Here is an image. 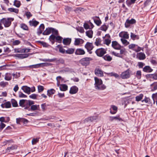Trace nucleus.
Returning a JSON list of instances; mask_svg holds the SVG:
<instances>
[{
    "mask_svg": "<svg viewBox=\"0 0 157 157\" xmlns=\"http://www.w3.org/2000/svg\"><path fill=\"white\" fill-rule=\"evenodd\" d=\"M94 80L95 81L94 85L96 89L102 90L106 88V86L102 84V82L101 79H99L97 77H95Z\"/></svg>",
    "mask_w": 157,
    "mask_h": 157,
    "instance_id": "f257e3e1",
    "label": "nucleus"
},
{
    "mask_svg": "<svg viewBox=\"0 0 157 157\" xmlns=\"http://www.w3.org/2000/svg\"><path fill=\"white\" fill-rule=\"evenodd\" d=\"M13 20L14 18H8L7 19L4 18L0 20V21L5 27H8L10 25L12 21Z\"/></svg>",
    "mask_w": 157,
    "mask_h": 157,
    "instance_id": "f03ea898",
    "label": "nucleus"
},
{
    "mask_svg": "<svg viewBox=\"0 0 157 157\" xmlns=\"http://www.w3.org/2000/svg\"><path fill=\"white\" fill-rule=\"evenodd\" d=\"M92 60L91 58L85 57L81 59L79 61V63L83 66H87L90 64V61Z\"/></svg>",
    "mask_w": 157,
    "mask_h": 157,
    "instance_id": "7ed1b4c3",
    "label": "nucleus"
},
{
    "mask_svg": "<svg viewBox=\"0 0 157 157\" xmlns=\"http://www.w3.org/2000/svg\"><path fill=\"white\" fill-rule=\"evenodd\" d=\"M95 53L99 57H101L106 53V49L102 48L98 49L95 51Z\"/></svg>",
    "mask_w": 157,
    "mask_h": 157,
    "instance_id": "20e7f679",
    "label": "nucleus"
},
{
    "mask_svg": "<svg viewBox=\"0 0 157 157\" xmlns=\"http://www.w3.org/2000/svg\"><path fill=\"white\" fill-rule=\"evenodd\" d=\"M85 47L87 49L88 52H89V53L90 54H91L92 53V52L90 51L93 49L94 48L92 43L87 42L85 45Z\"/></svg>",
    "mask_w": 157,
    "mask_h": 157,
    "instance_id": "39448f33",
    "label": "nucleus"
},
{
    "mask_svg": "<svg viewBox=\"0 0 157 157\" xmlns=\"http://www.w3.org/2000/svg\"><path fill=\"white\" fill-rule=\"evenodd\" d=\"M130 76L129 69L123 72L121 75V77L122 79H127L129 78Z\"/></svg>",
    "mask_w": 157,
    "mask_h": 157,
    "instance_id": "423d86ee",
    "label": "nucleus"
},
{
    "mask_svg": "<svg viewBox=\"0 0 157 157\" xmlns=\"http://www.w3.org/2000/svg\"><path fill=\"white\" fill-rule=\"evenodd\" d=\"M136 22V20L133 18H132L130 20L129 19H127L125 23V26L126 28H128L130 26V24L135 23Z\"/></svg>",
    "mask_w": 157,
    "mask_h": 157,
    "instance_id": "0eeeda50",
    "label": "nucleus"
},
{
    "mask_svg": "<svg viewBox=\"0 0 157 157\" xmlns=\"http://www.w3.org/2000/svg\"><path fill=\"white\" fill-rule=\"evenodd\" d=\"M112 43V46L114 49L120 50L121 49V46L117 41H113Z\"/></svg>",
    "mask_w": 157,
    "mask_h": 157,
    "instance_id": "6e6552de",
    "label": "nucleus"
},
{
    "mask_svg": "<svg viewBox=\"0 0 157 157\" xmlns=\"http://www.w3.org/2000/svg\"><path fill=\"white\" fill-rule=\"evenodd\" d=\"M92 18L93 20L94 23L98 26H99L101 24V21L99 17L94 16Z\"/></svg>",
    "mask_w": 157,
    "mask_h": 157,
    "instance_id": "1a4fd4ad",
    "label": "nucleus"
},
{
    "mask_svg": "<svg viewBox=\"0 0 157 157\" xmlns=\"http://www.w3.org/2000/svg\"><path fill=\"white\" fill-rule=\"evenodd\" d=\"M94 72L95 74L98 76L103 77V72L100 69L96 68Z\"/></svg>",
    "mask_w": 157,
    "mask_h": 157,
    "instance_id": "9d476101",
    "label": "nucleus"
},
{
    "mask_svg": "<svg viewBox=\"0 0 157 157\" xmlns=\"http://www.w3.org/2000/svg\"><path fill=\"white\" fill-rule=\"evenodd\" d=\"M44 29V25L43 24H41L37 29V34L39 36L41 34Z\"/></svg>",
    "mask_w": 157,
    "mask_h": 157,
    "instance_id": "9b49d317",
    "label": "nucleus"
},
{
    "mask_svg": "<svg viewBox=\"0 0 157 157\" xmlns=\"http://www.w3.org/2000/svg\"><path fill=\"white\" fill-rule=\"evenodd\" d=\"M76 55H83L85 53L84 50L81 48H77L76 49L75 52Z\"/></svg>",
    "mask_w": 157,
    "mask_h": 157,
    "instance_id": "f8f14e48",
    "label": "nucleus"
},
{
    "mask_svg": "<svg viewBox=\"0 0 157 157\" xmlns=\"http://www.w3.org/2000/svg\"><path fill=\"white\" fill-rule=\"evenodd\" d=\"M78 90V88L76 86H74L71 88L69 93L71 94H75L77 92Z\"/></svg>",
    "mask_w": 157,
    "mask_h": 157,
    "instance_id": "ddd939ff",
    "label": "nucleus"
},
{
    "mask_svg": "<svg viewBox=\"0 0 157 157\" xmlns=\"http://www.w3.org/2000/svg\"><path fill=\"white\" fill-rule=\"evenodd\" d=\"M21 89L25 93H26L28 94H30L31 88L29 87L26 86H22Z\"/></svg>",
    "mask_w": 157,
    "mask_h": 157,
    "instance_id": "4468645a",
    "label": "nucleus"
},
{
    "mask_svg": "<svg viewBox=\"0 0 157 157\" xmlns=\"http://www.w3.org/2000/svg\"><path fill=\"white\" fill-rule=\"evenodd\" d=\"M29 54H16L15 56L21 59H23L28 57Z\"/></svg>",
    "mask_w": 157,
    "mask_h": 157,
    "instance_id": "2eb2a0df",
    "label": "nucleus"
},
{
    "mask_svg": "<svg viewBox=\"0 0 157 157\" xmlns=\"http://www.w3.org/2000/svg\"><path fill=\"white\" fill-rule=\"evenodd\" d=\"M44 64H45V63H40L36 64L31 65L28 66V67L31 68H38L44 66Z\"/></svg>",
    "mask_w": 157,
    "mask_h": 157,
    "instance_id": "dca6fc26",
    "label": "nucleus"
},
{
    "mask_svg": "<svg viewBox=\"0 0 157 157\" xmlns=\"http://www.w3.org/2000/svg\"><path fill=\"white\" fill-rule=\"evenodd\" d=\"M17 146L16 145H12L11 147H8L6 150V152H9L10 151L15 150L17 149Z\"/></svg>",
    "mask_w": 157,
    "mask_h": 157,
    "instance_id": "f3484780",
    "label": "nucleus"
},
{
    "mask_svg": "<svg viewBox=\"0 0 157 157\" xmlns=\"http://www.w3.org/2000/svg\"><path fill=\"white\" fill-rule=\"evenodd\" d=\"M136 56L140 60H143L146 58L145 54L142 52L137 53Z\"/></svg>",
    "mask_w": 157,
    "mask_h": 157,
    "instance_id": "a211bd4d",
    "label": "nucleus"
},
{
    "mask_svg": "<svg viewBox=\"0 0 157 157\" xmlns=\"http://www.w3.org/2000/svg\"><path fill=\"white\" fill-rule=\"evenodd\" d=\"M84 40L80 38H75L74 42V44L75 45H78L79 44H82L84 42Z\"/></svg>",
    "mask_w": 157,
    "mask_h": 157,
    "instance_id": "6ab92c4d",
    "label": "nucleus"
},
{
    "mask_svg": "<svg viewBox=\"0 0 157 157\" xmlns=\"http://www.w3.org/2000/svg\"><path fill=\"white\" fill-rule=\"evenodd\" d=\"M143 70L144 72L147 73H150L151 72L153 71V70L149 66H146L143 68Z\"/></svg>",
    "mask_w": 157,
    "mask_h": 157,
    "instance_id": "aec40b11",
    "label": "nucleus"
},
{
    "mask_svg": "<svg viewBox=\"0 0 157 157\" xmlns=\"http://www.w3.org/2000/svg\"><path fill=\"white\" fill-rule=\"evenodd\" d=\"M71 42V39L69 38H64L63 39V43L64 45H69Z\"/></svg>",
    "mask_w": 157,
    "mask_h": 157,
    "instance_id": "412c9836",
    "label": "nucleus"
},
{
    "mask_svg": "<svg viewBox=\"0 0 157 157\" xmlns=\"http://www.w3.org/2000/svg\"><path fill=\"white\" fill-rule=\"evenodd\" d=\"M52 28L51 27L47 28L45 30L43 33L42 34L45 35H49L51 33V29Z\"/></svg>",
    "mask_w": 157,
    "mask_h": 157,
    "instance_id": "4be33fe9",
    "label": "nucleus"
},
{
    "mask_svg": "<svg viewBox=\"0 0 157 157\" xmlns=\"http://www.w3.org/2000/svg\"><path fill=\"white\" fill-rule=\"evenodd\" d=\"M59 88L61 91H64L67 90L68 86L65 84H61L60 85Z\"/></svg>",
    "mask_w": 157,
    "mask_h": 157,
    "instance_id": "5701e85b",
    "label": "nucleus"
},
{
    "mask_svg": "<svg viewBox=\"0 0 157 157\" xmlns=\"http://www.w3.org/2000/svg\"><path fill=\"white\" fill-rule=\"evenodd\" d=\"M29 23L31 26H34L35 27L39 24V22L36 20H32L30 21Z\"/></svg>",
    "mask_w": 157,
    "mask_h": 157,
    "instance_id": "b1692460",
    "label": "nucleus"
},
{
    "mask_svg": "<svg viewBox=\"0 0 157 157\" xmlns=\"http://www.w3.org/2000/svg\"><path fill=\"white\" fill-rule=\"evenodd\" d=\"M12 75L10 73H6L5 76V79L7 81L10 80L12 79Z\"/></svg>",
    "mask_w": 157,
    "mask_h": 157,
    "instance_id": "393cba45",
    "label": "nucleus"
},
{
    "mask_svg": "<svg viewBox=\"0 0 157 157\" xmlns=\"http://www.w3.org/2000/svg\"><path fill=\"white\" fill-rule=\"evenodd\" d=\"M47 92V95L50 97L51 95H52L55 93L56 90L53 89H51L50 90H48Z\"/></svg>",
    "mask_w": 157,
    "mask_h": 157,
    "instance_id": "a878e982",
    "label": "nucleus"
},
{
    "mask_svg": "<svg viewBox=\"0 0 157 157\" xmlns=\"http://www.w3.org/2000/svg\"><path fill=\"white\" fill-rule=\"evenodd\" d=\"M56 36L52 34L49 36V40L51 42L52 44H53L55 42V40L56 39Z\"/></svg>",
    "mask_w": 157,
    "mask_h": 157,
    "instance_id": "bb28decb",
    "label": "nucleus"
},
{
    "mask_svg": "<svg viewBox=\"0 0 157 157\" xmlns=\"http://www.w3.org/2000/svg\"><path fill=\"white\" fill-rule=\"evenodd\" d=\"M103 58L105 60L107 61H110L112 59V57L108 54L103 56Z\"/></svg>",
    "mask_w": 157,
    "mask_h": 157,
    "instance_id": "cd10ccee",
    "label": "nucleus"
},
{
    "mask_svg": "<svg viewBox=\"0 0 157 157\" xmlns=\"http://www.w3.org/2000/svg\"><path fill=\"white\" fill-rule=\"evenodd\" d=\"M39 107V105H33L31 106L30 111H33L38 109V108Z\"/></svg>",
    "mask_w": 157,
    "mask_h": 157,
    "instance_id": "c85d7f7f",
    "label": "nucleus"
},
{
    "mask_svg": "<svg viewBox=\"0 0 157 157\" xmlns=\"http://www.w3.org/2000/svg\"><path fill=\"white\" fill-rule=\"evenodd\" d=\"M86 35L90 38H92L93 37V32L92 30H89L86 32Z\"/></svg>",
    "mask_w": 157,
    "mask_h": 157,
    "instance_id": "c756f323",
    "label": "nucleus"
},
{
    "mask_svg": "<svg viewBox=\"0 0 157 157\" xmlns=\"http://www.w3.org/2000/svg\"><path fill=\"white\" fill-rule=\"evenodd\" d=\"M8 10L10 12H14L16 13H18L19 12L18 9L12 8H9Z\"/></svg>",
    "mask_w": 157,
    "mask_h": 157,
    "instance_id": "7c9ffc66",
    "label": "nucleus"
},
{
    "mask_svg": "<svg viewBox=\"0 0 157 157\" xmlns=\"http://www.w3.org/2000/svg\"><path fill=\"white\" fill-rule=\"evenodd\" d=\"M144 97V95L143 94H141L137 96L136 97V100L137 101H141L143 98Z\"/></svg>",
    "mask_w": 157,
    "mask_h": 157,
    "instance_id": "2f4dec72",
    "label": "nucleus"
},
{
    "mask_svg": "<svg viewBox=\"0 0 157 157\" xmlns=\"http://www.w3.org/2000/svg\"><path fill=\"white\" fill-rule=\"evenodd\" d=\"M131 37L132 40H134L136 39H138L139 38V36L136 35L132 33H131Z\"/></svg>",
    "mask_w": 157,
    "mask_h": 157,
    "instance_id": "473e14b6",
    "label": "nucleus"
},
{
    "mask_svg": "<svg viewBox=\"0 0 157 157\" xmlns=\"http://www.w3.org/2000/svg\"><path fill=\"white\" fill-rule=\"evenodd\" d=\"M114 120H118L119 121H122V119L120 118L119 116L110 117V120L111 121H112Z\"/></svg>",
    "mask_w": 157,
    "mask_h": 157,
    "instance_id": "72a5a7b5",
    "label": "nucleus"
},
{
    "mask_svg": "<svg viewBox=\"0 0 157 157\" xmlns=\"http://www.w3.org/2000/svg\"><path fill=\"white\" fill-rule=\"evenodd\" d=\"M75 49L73 48H69L66 51V53L71 54L75 52Z\"/></svg>",
    "mask_w": 157,
    "mask_h": 157,
    "instance_id": "f704fd0d",
    "label": "nucleus"
},
{
    "mask_svg": "<svg viewBox=\"0 0 157 157\" xmlns=\"http://www.w3.org/2000/svg\"><path fill=\"white\" fill-rule=\"evenodd\" d=\"M136 0H130V1H128V0H127L126 1V3L128 6H129L132 4H134Z\"/></svg>",
    "mask_w": 157,
    "mask_h": 157,
    "instance_id": "c9c22d12",
    "label": "nucleus"
},
{
    "mask_svg": "<svg viewBox=\"0 0 157 157\" xmlns=\"http://www.w3.org/2000/svg\"><path fill=\"white\" fill-rule=\"evenodd\" d=\"M20 27L23 30L28 31L29 28L28 26L24 23H22L20 25Z\"/></svg>",
    "mask_w": 157,
    "mask_h": 157,
    "instance_id": "e433bc0d",
    "label": "nucleus"
},
{
    "mask_svg": "<svg viewBox=\"0 0 157 157\" xmlns=\"http://www.w3.org/2000/svg\"><path fill=\"white\" fill-rule=\"evenodd\" d=\"M26 101L27 100L25 99L20 100L19 102V105L22 107H24V106Z\"/></svg>",
    "mask_w": 157,
    "mask_h": 157,
    "instance_id": "4c0bfd02",
    "label": "nucleus"
},
{
    "mask_svg": "<svg viewBox=\"0 0 157 157\" xmlns=\"http://www.w3.org/2000/svg\"><path fill=\"white\" fill-rule=\"evenodd\" d=\"M13 5L18 8L20 7L21 5L20 2L17 0H15L13 3Z\"/></svg>",
    "mask_w": 157,
    "mask_h": 157,
    "instance_id": "58836bf2",
    "label": "nucleus"
},
{
    "mask_svg": "<svg viewBox=\"0 0 157 157\" xmlns=\"http://www.w3.org/2000/svg\"><path fill=\"white\" fill-rule=\"evenodd\" d=\"M11 102L13 107H17L18 106L17 103L15 99H12Z\"/></svg>",
    "mask_w": 157,
    "mask_h": 157,
    "instance_id": "ea45409f",
    "label": "nucleus"
},
{
    "mask_svg": "<svg viewBox=\"0 0 157 157\" xmlns=\"http://www.w3.org/2000/svg\"><path fill=\"white\" fill-rule=\"evenodd\" d=\"M31 106L29 105V103L28 101H26L24 106V109H25L28 110V111H30V109Z\"/></svg>",
    "mask_w": 157,
    "mask_h": 157,
    "instance_id": "a19ab883",
    "label": "nucleus"
},
{
    "mask_svg": "<svg viewBox=\"0 0 157 157\" xmlns=\"http://www.w3.org/2000/svg\"><path fill=\"white\" fill-rule=\"evenodd\" d=\"M136 76L139 79L141 78V72L139 70L136 71Z\"/></svg>",
    "mask_w": 157,
    "mask_h": 157,
    "instance_id": "79ce46f5",
    "label": "nucleus"
},
{
    "mask_svg": "<svg viewBox=\"0 0 157 157\" xmlns=\"http://www.w3.org/2000/svg\"><path fill=\"white\" fill-rule=\"evenodd\" d=\"M121 40L122 43V44L124 45L125 46H126L129 44V42L127 41V40L123 38H121Z\"/></svg>",
    "mask_w": 157,
    "mask_h": 157,
    "instance_id": "37998d69",
    "label": "nucleus"
},
{
    "mask_svg": "<svg viewBox=\"0 0 157 157\" xmlns=\"http://www.w3.org/2000/svg\"><path fill=\"white\" fill-rule=\"evenodd\" d=\"M101 39L100 38H97L96 39L95 42V44L97 46H98L101 44Z\"/></svg>",
    "mask_w": 157,
    "mask_h": 157,
    "instance_id": "c03bdc74",
    "label": "nucleus"
},
{
    "mask_svg": "<svg viewBox=\"0 0 157 157\" xmlns=\"http://www.w3.org/2000/svg\"><path fill=\"white\" fill-rule=\"evenodd\" d=\"M62 37L60 36H57L56 38V41L59 43H60L62 42V40L63 39Z\"/></svg>",
    "mask_w": 157,
    "mask_h": 157,
    "instance_id": "a18cd8bd",
    "label": "nucleus"
},
{
    "mask_svg": "<svg viewBox=\"0 0 157 157\" xmlns=\"http://www.w3.org/2000/svg\"><path fill=\"white\" fill-rule=\"evenodd\" d=\"M108 75L112 76H114L116 78H119L120 77L119 75L116 73L111 72L109 73Z\"/></svg>",
    "mask_w": 157,
    "mask_h": 157,
    "instance_id": "49530a36",
    "label": "nucleus"
},
{
    "mask_svg": "<svg viewBox=\"0 0 157 157\" xmlns=\"http://www.w3.org/2000/svg\"><path fill=\"white\" fill-rule=\"evenodd\" d=\"M111 54L121 58H122V55H121L119 53H117L114 51L112 52Z\"/></svg>",
    "mask_w": 157,
    "mask_h": 157,
    "instance_id": "de8ad7c7",
    "label": "nucleus"
},
{
    "mask_svg": "<svg viewBox=\"0 0 157 157\" xmlns=\"http://www.w3.org/2000/svg\"><path fill=\"white\" fill-rule=\"evenodd\" d=\"M152 98L153 100V103L154 104L155 102V100L157 99V93L153 94Z\"/></svg>",
    "mask_w": 157,
    "mask_h": 157,
    "instance_id": "09e8293b",
    "label": "nucleus"
},
{
    "mask_svg": "<svg viewBox=\"0 0 157 157\" xmlns=\"http://www.w3.org/2000/svg\"><path fill=\"white\" fill-rule=\"evenodd\" d=\"M48 106V105H46L45 103L42 104L41 105V107L42 110L43 111H45L46 110V109Z\"/></svg>",
    "mask_w": 157,
    "mask_h": 157,
    "instance_id": "8fccbe9b",
    "label": "nucleus"
},
{
    "mask_svg": "<svg viewBox=\"0 0 157 157\" xmlns=\"http://www.w3.org/2000/svg\"><path fill=\"white\" fill-rule=\"evenodd\" d=\"M38 42L41 44L43 47H48L49 46L47 43L43 41H39Z\"/></svg>",
    "mask_w": 157,
    "mask_h": 157,
    "instance_id": "3c124183",
    "label": "nucleus"
},
{
    "mask_svg": "<svg viewBox=\"0 0 157 157\" xmlns=\"http://www.w3.org/2000/svg\"><path fill=\"white\" fill-rule=\"evenodd\" d=\"M57 59L56 58H54L52 59H44V61L45 62H52L56 60Z\"/></svg>",
    "mask_w": 157,
    "mask_h": 157,
    "instance_id": "603ef678",
    "label": "nucleus"
},
{
    "mask_svg": "<svg viewBox=\"0 0 157 157\" xmlns=\"http://www.w3.org/2000/svg\"><path fill=\"white\" fill-rule=\"evenodd\" d=\"M5 107L6 108H10L11 107V104L10 101H7L4 103Z\"/></svg>",
    "mask_w": 157,
    "mask_h": 157,
    "instance_id": "864d4df0",
    "label": "nucleus"
},
{
    "mask_svg": "<svg viewBox=\"0 0 157 157\" xmlns=\"http://www.w3.org/2000/svg\"><path fill=\"white\" fill-rule=\"evenodd\" d=\"M12 142V140H6L3 142L4 145H10V144Z\"/></svg>",
    "mask_w": 157,
    "mask_h": 157,
    "instance_id": "5fc2aeb1",
    "label": "nucleus"
},
{
    "mask_svg": "<svg viewBox=\"0 0 157 157\" xmlns=\"http://www.w3.org/2000/svg\"><path fill=\"white\" fill-rule=\"evenodd\" d=\"M38 92L41 93L44 90V87L43 86L41 85H39L38 86Z\"/></svg>",
    "mask_w": 157,
    "mask_h": 157,
    "instance_id": "6e6d98bb",
    "label": "nucleus"
},
{
    "mask_svg": "<svg viewBox=\"0 0 157 157\" xmlns=\"http://www.w3.org/2000/svg\"><path fill=\"white\" fill-rule=\"evenodd\" d=\"M151 86H154L153 89H152L151 90L152 91H153L157 89V83H154L151 85Z\"/></svg>",
    "mask_w": 157,
    "mask_h": 157,
    "instance_id": "4d7b16f0",
    "label": "nucleus"
},
{
    "mask_svg": "<svg viewBox=\"0 0 157 157\" xmlns=\"http://www.w3.org/2000/svg\"><path fill=\"white\" fill-rule=\"evenodd\" d=\"M111 42V40L108 39H105L104 40V44H106L108 46H109Z\"/></svg>",
    "mask_w": 157,
    "mask_h": 157,
    "instance_id": "13d9d810",
    "label": "nucleus"
},
{
    "mask_svg": "<svg viewBox=\"0 0 157 157\" xmlns=\"http://www.w3.org/2000/svg\"><path fill=\"white\" fill-rule=\"evenodd\" d=\"M27 96L21 92H19V97L20 98H26Z\"/></svg>",
    "mask_w": 157,
    "mask_h": 157,
    "instance_id": "bf43d9fd",
    "label": "nucleus"
},
{
    "mask_svg": "<svg viewBox=\"0 0 157 157\" xmlns=\"http://www.w3.org/2000/svg\"><path fill=\"white\" fill-rule=\"evenodd\" d=\"M150 100L149 98L145 96V98L142 101V102H143L144 101L146 103H149L150 102Z\"/></svg>",
    "mask_w": 157,
    "mask_h": 157,
    "instance_id": "052dcab7",
    "label": "nucleus"
},
{
    "mask_svg": "<svg viewBox=\"0 0 157 157\" xmlns=\"http://www.w3.org/2000/svg\"><path fill=\"white\" fill-rule=\"evenodd\" d=\"M56 96H57L59 98H63L65 96L64 94V93H58V94L54 95V97H55Z\"/></svg>",
    "mask_w": 157,
    "mask_h": 157,
    "instance_id": "680f3d73",
    "label": "nucleus"
},
{
    "mask_svg": "<svg viewBox=\"0 0 157 157\" xmlns=\"http://www.w3.org/2000/svg\"><path fill=\"white\" fill-rule=\"evenodd\" d=\"M107 29H108V28L105 25H102L101 27L100 28V29L102 31H106V30Z\"/></svg>",
    "mask_w": 157,
    "mask_h": 157,
    "instance_id": "e2e57ef3",
    "label": "nucleus"
},
{
    "mask_svg": "<svg viewBox=\"0 0 157 157\" xmlns=\"http://www.w3.org/2000/svg\"><path fill=\"white\" fill-rule=\"evenodd\" d=\"M122 36H123V38L124 39H128L129 38V35L127 33V32H125L123 33Z\"/></svg>",
    "mask_w": 157,
    "mask_h": 157,
    "instance_id": "0e129e2a",
    "label": "nucleus"
},
{
    "mask_svg": "<svg viewBox=\"0 0 157 157\" xmlns=\"http://www.w3.org/2000/svg\"><path fill=\"white\" fill-rule=\"evenodd\" d=\"M136 46H137V45L134 44H131L128 46V48L129 49L133 50Z\"/></svg>",
    "mask_w": 157,
    "mask_h": 157,
    "instance_id": "69168bd1",
    "label": "nucleus"
},
{
    "mask_svg": "<svg viewBox=\"0 0 157 157\" xmlns=\"http://www.w3.org/2000/svg\"><path fill=\"white\" fill-rule=\"evenodd\" d=\"M51 32H52V33L56 35H58V32L57 30L54 28H52L51 29Z\"/></svg>",
    "mask_w": 157,
    "mask_h": 157,
    "instance_id": "338daca9",
    "label": "nucleus"
},
{
    "mask_svg": "<svg viewBox=\"0 0 157 157\" xmlns=\"http://www.w3.org/2000/svg\"><path fill=\"white\" fill-rule=\"evenodd\" d=\"M38 95L36 94H33L29 96V97L33 99H36V97Z\"/></svg>",
    "mask_w": 157,
    "mask_h": 157,
    "instance_id": "774afa93",
    "label": "nucleus"
}]
</instances>
